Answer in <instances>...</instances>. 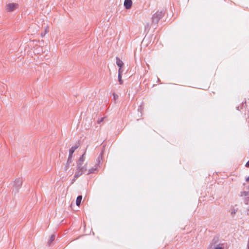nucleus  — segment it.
<instances>
[{"instance_id": "obj_1", "label": "nucleus", "mask_w": 249, "mask_h": 249, "mask_svg": "<svg viewBox=\"0 0 249 249\" xmlns=\"http://www.w3.org/2000/svg\"><path fill=\"white\" fill-rule=\"evenodd\" d=\"M164 13L162 11H157L152 17V22L153 23L157 24L159 20L163 16Z\"/></svg>"}, {"instance_id": "obj_2", "label": "nucleus", "mask_w": 249, "mask_h": 249, "mask_svg": "<svg viewBox=\"0 0 249 249\" xmlns=\"http://www.w3.org/2000/svg\"><path fill=\"white\" fill-rule=\"evenodd\" d=\"M22 181L21 179L19 178H16L14 182L13 192H15V193H18L19 189L22 185Z\"/></svg>"}, {"instance_id": "obj_3", "label": "nucleus", "mask_w": 249, "mask_h": 249, "mask_svg": "<svg viewBox=\"0 0 249 249\" xmlns=\"http://www.w3.org/2000/svg\"><path fill=\"white\" fill-rule=\"evenodd\" d=\"M103 154V150H102L101 153L100 154L98 159L97 160V163L95 165V167H92L90 169H89L88 171V174H90L92 173H94V171L96 170L97 168L99 166V165L100 163V161L102 160V156Z\"/></svg>"}, {"instance_id": "obj_4", "label": "nucleus", "mask_w": 249, "mask_h": 249, "mask_svg": "<svg viewBox=\"0 0 249 249\" xmlns=\"http://www.w3.org/2000/svg\"><path fill=\"white\" fill-rule=\"evenodd\" d=\"M18 4L16 3H9L7 5V10L8 11L11 12L15 10L18 6Z\"/></svg>"}, {"instance_id": "obj_5", "label": "nucleus", "mask_w": 249, "mask_h": 249, "mask_svg": "<svg viewBox=\"0 0 249 249\" xmlns=\"http://www.w3.org/2000/svg\"><path fill=\"white\" fill-rule=\"evenodd\" d=\"M85 155L86 152H85L79 158V160L77 162V166L82 165L85 160Z\"/></svg>"}, {"instance_id": "obj_6", "label": "nucleus", "mask_w": 249, "mask_h": 249, "mask_svg": "<svg viewBox=\"0 0 249 249\" xmlns=\"http://www.w3.org/2000/svg\"><path fill=\"white\" fill-rule=\"evenodd\" d=\"M132 4V1L131 0H124V6L126 9H129Z\"/></svg>"}, {"instance_id": "obj_7", "label": "nucleus", "mask_w": 249, "mask_h": 249, "mask_svg": "<svg viewBox=\"0 0 249 249\" xmlns=\"http://www.w3.org/2000/svg\"><path fill=\"white\" fill-rule=\"evenodd\" d=\"M77 169L80 171H81L82 173L83 174L87 171V164H86L84 166H77Z\"/></svg>"}, {"instance_id": "obj_8", "label": "nucleus", "mask_w": 249, "mask_h": 249, "mask_svg": "<svg viewBox=\"0 0 249 249\" xmlns=\"http://www.w3.org/2000/svg\"><path fill=\"white\" fill-rule=\"evenodd\" d=\"M116 64L119 67H122L124 65V63L119 57H117Z\"/></svg>"}, {"instance_id": "obj_9", "label": "nucleus", "mask_w": 249, "mask_h": 249, "mask_svg": "<svg viewBox=\"0 0 249 249\" xmlns=\"http://www.w3.org/2000/svg\"><path fill=\"white\" fill-rule=\"evenodd\" d=\"M82 174H83V173H82L81 171H80L77 169V171L74 176V179H75L77 178L78 177L81 176Z\"/></svg>"}, {"instance_id": "obj_10", "label": "nucleus", "mask_w": 249, "mask_h": 249, "mask_svg": "<svg viewBox=\"0 0 249 249\" xmlns=\"http://www.w3.org/2000/svg\"><path fill=\"white\" fill-rule=\"evenodd\" d=\"M82 199V196L80 195L77 196V197L76 198V204L77 206H79L80 205Z\"/></svg>"}, {"instance_id": "obj_11", "label": "nucleus", "mask_w": 249, "mask_h": 249, "mask_svg": "<svg viewBox=\"0 0 249 249\" xmlns=\"http://www.w3.org/2000/svg\"><path fill=\"white\" fill-rule=\"evenodd\" d=\"M78 147V145L77 144H75V145L72 146L71 149L69 150V152L71 153V154H73L74 152V151Z\"/></svg>"}, {"instance_id": "obj_12", "label": "nucleus", "mask_w": 249, "mask_h": 249, "mask_svg": "<svg viewBox=\"0 0 249 249\" xmlns=\"http://www.w3.org/2000/svg\"><path fill=\"white\" fill-rule=\"evenodd\" d=\"M55 239V235L54 234L51 235L50 239L48 241V244L50 245L52 242H53Z\"/></svg>"}, {"instance_id": "obj_13", "label": "nucleus", "mask_w": 249, "mask_h": 249, "mask_svg": "<svg viewBox=\"0 0 249 249\" xmlns=\"http://www.w3.org/2000/svg\"><path fill=\"white\" fill-rule=\"evenodd\" d=\"M118 81L119 82L120 84H122L123 83V81L122 79V75H120V73H118Z\"/></svg>"}, {"instance_id": "obj_14", "label": "nucleus", "mask_w": 249, "mask_h": 249, "mask_svg": "<svg viewBox=\"0 0 249 249\" xmlns=\"http://www.w3.org/2000/svg\"><path fill=\"white\" fill-rule=\"evenodd\" d=\"M72 162V158H71V157H68L67 162V165L66 168L69 165V164Z\"/></svg>"}, {"instance_id": "obj_15", "label": "nucleus", "mask_w": 249, "mask_h": 249, "mask_svg": "<svg viewBox=\"0 0 249 249\" xmlns=\"http://www.w3.org/2000/svg\"><path fill=\"white\" fill-rule=\"evenodd\" d=\"M249 195V192L246 191H244L241 193V196H247Z\"/></svg>"}, {"instance_id": "obj_16", "label": "nucleus", "mask_w": 249, "mask_h": 249, "mask_svg": "<svg viewBox=\"0 0 249 249\" xmlns=\"http://www.w3.org/2000/svg\"><path fill=\"white\" fill-rule=\"evenodd\" d=\"M123 72V70L122 69V67H119V70H118V73H120V75H122V73Z\"/></svg>"}, {"instance_id": "obj_17", "label": "nucleus", "mask_w": 249, "mask_h": 249, "mask_svg": "<svg viewBox=\"0 0 249 249\" xmlns=\"http://www.w3.org/2000/svg\"><path fill=\"white\" fill-rule=\"evenodd\" d=\"M104 119V118H102L100 120L98 121V123L100 124L101 122H102Z\"/></svg>"}, {"instance_id": "obj_18", "label": "nucleus", "mask_w": 249, "mask_h": 249, "mask_svg": "<svg viewBox=\"0 0 249 249\" xmlns=\"http://www.w3.org/2000/svg\"><path fill=\"white\" fill-rule=\"evenodd\" d=\"M245 166L246 167H249V160L246 163Z\"/></svg>"}, {"instance_id": "obj_19", "label": "nucleus", "mask_w": 249, "mask_h": 249, "mask_svg": "<svg viewBox=\"0 0 249 249\" xmlns=\"http://www.w3.org/2000/svg\"><path fill=\"white\" fill-rule=\"evenodd\" d=\"M149 28H150V27H149V24H147L145 26V29H146L147 28L149 29Z\"/></svg>"}, {"instance_id": "obj_20", "label": "nucleus", "mask_w": 249, "mask_h": 249, "mask_svg": "<svg viewBox=\"0 0 249 249\" xmlns=\"http://www.w3.org/2000/svg\"><path fill=\"white\" fill-rule=\"evenodd\" d=\"M72 154H71V153L69 152V157H71V158H72Z\"/></svg>"}, {"instance_id": "obj_21", "label": "nucleus", "mask_w": 249, "mask_h": 249, "mask_svg": "<svg viewBox=\"0 0 249 249\" xmlns=\"http://www.w3.org/2000/svg\"><path fill=\"white\" fill-rule=\"evenodd\" d=\"M215 249H223L222 247H218L215 248Z\"/></svg>"}, {"instance_id": "obj_22", "label": "nucleus", "mask_w": 249, "mask_h": 249, "mask_svg": "<svg viewBox=\"0 0 249 249\" xmlns=\"http://www.w3.org/2000/svg\"><path fill=\"white\" fill-rule=\"evenodd\" d=\"M247 182H249V176L246 179Z\"/></svg>"}, {"instance_id": "obj_23", "label": "nucleus", "mask_w": 249, "mask_h": 249, "mask_svg": "<svg viewBox=\"0 0 249 249\" xmlns=\"http://www.w3.org/2000/svg\"><path fill=\"white\" fill-rule=\"evenodd\" d=\"M48 32V30L46 28V29H45V33L44 35H45L46 33H47Z\"/></svg>"}, {"instance_id": "obj_24", "label": "nucleus", "mask_w": 249, "mask_h": 249, "mask_svg": "<svg viewBox=\"0 0 249 249\" xmlns=\"http://www.w3.org/2000/svg\"><path fill=\"white\" fill-rule=\"evenodd\" d=\"M41 36L43 37L44 36V35L41 34Z\"/></svg>"}, {"instance_id": "obj_25", "label": "nucleus", "mask_w": 249, "mask_h": 249, "mask_svg": "<svg viewBox=\"0 0 249 249\" xmlns=\"http://www.w3.org/2000/svg\"><path fill=\"white\" fill-rule=\"evenodd\" d=\"M113 95H114V97H116V96H115L116 95L115 94H113Z\"/></svg>"}, {"instance_id": "obj_26", "label": "nucleus", "mask_w": 249, "mask_h": 249, "mask_svg": "<svg viewBox=\"0 0 249 249\" xmlns=\"http://www.w3.org/2000/svg\"><path fill=\"white\" fill-rule=\"evenodd\" d=\"M113 95H114V97H116V96H115L116 95L115 94H113Z\"/></svg>"}, {"instance_id": "obj_27", "label": "nucleus", "mask_w": 249, "mask_h": 249, "mask_svg": "<svg viewBox=\"0 0 249 249\" xmlns=\"http://www.w3.org/2000/svg\"><path fill=\"white\" fill-rule=\"evenodd\" d=\"M248 190H249V187H248Z\"/></svg>"}]
</instances>
